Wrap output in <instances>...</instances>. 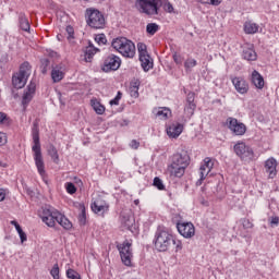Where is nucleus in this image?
Returning a JSON list of instances; mask_svg holds the SVG:
<instances>
[{
	"mask_svg": "<svg viewBox=\"0 0 279 279\" xmlns=\"http://www.w3.org/2000/svg\"><path fill=\"white\" fill-rule=\"evenodd\" d=\"M38 216L48 228H56V223H59L64 230H71L73 228V223L69 221V218L49 205L41 207Z\"/></svg>",
	"mask_w": 279,
	"mask_h": 279,
	"instance_id": "1",
	"label": "nucleus"
},
{
	"mask_svg": "<svg viewBox=\"0 0 279 279\" xmlns=\"http://www.w3.org/2000/svg\"><path fill=\"white\" fill-rule=\"evenodd\" d=\"M33 143L32 151L35 166L39 175L43 178L44 182L47 184V171L45 170V159H43V148L40 147V130L38 129V123L34 122L32 129Z\"/></svg>",
	"mask_w": 279,
	"mask_h": 279,
	"instance_id": "2",
	"label": "nucleus"
},
{
	"mask_svg": "<svg viewBox=\"0 0 279 279\" xmlns=\"http://www.w3.org/2000/svg\"><path fill=\"white\" fill-rule=\"evenodd\" d=\"M190 163L191 157L187 151L177 153L172 156L171 165L168 166V173L171 178H182Z\"/></svg>",
	"mask_w": 279,
	"mask_h": 279,
	"instance_id": "3",
	"label": "nucleus"
},
{
	"mask_svg": "<svg viewBox=\"0 0 279 279\" xmlns=\"http://www.w3.org/2000/svg\"><path fill=\"white\" fill-rule=\"evenodd\" d=\"M111 47L116 49L123 58H134L136 56V46L125 37H117L112 40Z\"/></svg>",
	"mask_w": 279,
	"mask_h": 279,
	"instance_id": "4",
	"label": "nucleus"
},
{
	"mask_svg": "<svg viewBox=\"0 0 279 279\" xmlns=\"http://www.w3.org/2000/svg\"><path fill=\"white\" fill-rule=\"evenodd\" d=\"M173 241V234L167 230L158 229L155 233V247L158 252H167L171 247Z\"/></svg>",
	"mask_w": 279,
	"mask_h": 279,
	"instance_id": "5",
	"label": "nucleus"
},
{
	"mask_svg": "<svg viewBox=\"0 0 279 279\" xmlns=\"http://www.w3.org/2000/svg\"><path fill=\"white\" fill-rule=\"evenodd\" d=\"M135 8L142 13L148 16L158 14V8H162V0H137Z\"/></svg>",
	"mask_w": 279,
	"mask_h": 279,
	"instance_id": "6",
	"label": "nucleus"
},
{
	"mask_svg": "<svg viewBox=\"0 0 279 279\" xmlns=\"http://www.w3.org/2000/svg\"><path fill=\"white\" fill-rule=\"evenodd\" d=\"M32 73V66L29 65V62H24L20 66V71L15 73L12 77V84L14 88H24L27 84V78L29 77Z\"/></svg>",
	"mask_w": 279,
	"mask_h": 279,
	"instance_id": "7",
	"label": "nucleus"
},
{
	"mask_svg": "<svg viewBox=\"0 0 279 279\" xmlns=\"http://www.w3.org/2000/svg\"><path fill=\"white\" fill-rule=\"evenodd\" d=\"M86 14L88 16L87 25L93 29H104L106 27V17L97 9H87Z\"/></svg>",
	"mask_w": 279,
	"mask_h": 279,
	"instance_id": "8",
	"label": "nucleus"
},
{
	"mask_svg": "<svg viewBox=\"0 0 279 279\" xmlns=\"http://www.w3.org/2000/svg\"><path fill=\"white\" fill-rule=\"evenodd\" d=\"M233 151L238 158L242 159L244 162H251V160H254V149L244 142H238L233 146Z\"/></svg>",
	"mask_w": 279,
	"mask_h": 279,
	"instance_id": "9",
	"label": "nucleus"
},
{
	"mask_svg": "<svg viewBox=\"0 0 279 279\" xmlns=\"http://www.w3.org/2000/svg\"><path fill=\"white\" fill-rule=\"evenodd\" d=\"M227 128L234 134L235 136H243L247 132V126L243 122H239L235 118L227 119Z\"/></svg>",
	"mask_w": 279,
	"mask_h": 279,
	"instance_id": "10",
	"label": "nucleus"
},
{
	"mask_svg": "<svg viewBox=\"0 0 279 279\" xmlns=\"http://www.w3.org/2000/svg\"><path fill=\"white\" fill-rule=\"evenodd\" d=\"M121 66V58L117 54H109L101 66L104 73H110V71H119Z\"/></svg>",
	"mask_w": 279,
	"mask_h": 279,
	"instance_id": "11",
	"label": "nucleus"
},
{
	"mask_svg": "<svg viewBox=\"0 0 279 279\" xmlns=\"http://www.w3.org/2000/svg\"><path fill=\"white\" fill-rule=\"evenodd\" d=\"M118 250H119L123 265H125L126 267H131L132 266V243L124 242L118 245Z\"/></svg>",
	"mask_w": 279,
	"mask_h": 279,
	"instance_id": "12",
	"label": "nucleus"
},
{
	"mask_svg": "<svg viewBox=\"0 0 279 279\" xmlns=\"http://www.w3.org/2000/svg\"><path fill=\"white\" fill-rule=\"evenodd\" d=\"M177 229L184 239H193L195 236V226L193 222H178Z\"/></svg>",
	"mask_w": 279,
	"mask_h": 279,
	"instance_id": "13",
	"label": "nucleus"
},
{
	"mask_svg": "<svg viewBox=\"0 0 279 279\" xmlns=\"http://www.w3.org/2000/svg\"><path fill=\"white\" fill-rule=\"evenodd\" d=\"M242 58L247 62H256L258 54L256 53V50H254L253 44H244L242 46Z\"/></svg>",
	"mask_w": 279,
	"mask_h": 279,
	"instance_id": "14",
	"label": "nucleus"
},
{
	"mask_svg": "<svg viewBox=\"0 0 279 279\" xmlns=\"http://www.w3.org/2000/svg\"><path fill=\"white\" fill-rule=\"evenodd\" d=\"M231 82L240 95H245L247 94V90H250V85L247 84V81L241 76H234L231 77Z\"/></svg>",
	"mask_w": 279,
	"mask_h": 279,
	"instance_id": "15",
	"label": "nucleus"
},
{
	"mask_svg": "<svg viewBox=\"0 0 279 279\" xmlns=\"http://www.w3.org/2000/svg\"><path fill=\"white\" fill-rule=\"evenodd\" d=\"M265 172L268 173V178L274 180L278 175V161L276 158L270 157L265 161L264 166Z\"/></svg>",
	"mask_w": 279,
	"mask_h": 279,
	"instance_id": "16",
	"label": "nucleus"
},
{
	"mask_svg": "<svg viewBox=\"0 0 279 279\" xmlns=\"http://www.w3.org/2000/svg\"><path fill=\"white\" fill-rule=\"evenodd\" d=\"M109 208L110 205H108L101 197L96 198L95 202L92 203V210L96 215H104V213H108Z\"/></svg>",
	"mask_w": 279,
	"mask_h": 279,
	"instance_id": "17",
	"label": "nucleus"
},
{
	"mask_svg": "<svg viewBox=\"0 0 279 279\" xmlns=\"http://www.w3.org/2000/svg\"><path fill=\"white\" fill-rule=\"evenodd\" d=\"M184 132V125L181 123H172L167 128V134L170 138H178Z\"/></svg>",
	"mask_w": 279,
	"mask_h": 279,
	"instance_id": "18",
	"label": "nucleus"
},
{
	"mask_svg": "<svg viewBox=\"0 0 279 279\" xmlns=\"http://www.w3.org/2000/svg\"><path fill=\"white\" fill-rule=\"evenodd\" d=\"M251 82L254 84L255 87H257L259 90H263L265 88V78L260 73L256 70L252 72Z\"/></svg>",
	"mask_w": 279,
	"mask_h": 279,
	"instance_id": "19",
	"label": "nucleus"
},
{
	"mask_svg": "<svg viewBox=\"0 0 279 279\" xmlns=\"http://www.w3.org/2000/svg\"><path fill=\"white\" fill-rule=\"evenodd\" d=\"M195 108H197V105L195 104V93L190 92L186 96V106L184 110L185 112H189L191 116H193Z\"/></svg>",
	"mask_w": 279,
	"mask_h": 279,
	"instance_id": "20",
	"label": "nucleus"
},
{
	"mask_svg": "<svg viewBox=\"0 0 279 279\" xmlns=\"http://www.w3.org/2000/svg\"><path fill=\"white\" fill-rule=\"evenodd\" d=\"M140 62L145 73H147V71H149L150 69H154V62H151V57L149 54L140 56Z\"/></svg>",
	"mask_w": 279,
	"mask_h": 279,
	"instance_id": "21",
	"label": "nucleus"
},
{
	"mask_svg": "<svg viewBox=\"0 0 279 279\" xmlns=\"http://www.w3.org/2000/svg\"><path fill=\"white\" fill-rule=\"evenodd\" d=\"M120 221L123 228H125L126 230H132V227L135 223L134 216L128 214H122Z\"/></svg>",
	"mask_w": 279,
	"mask_h": 279,
	"instance_id": "22",
	"label": "nucleus"
},
{
	"mask_svg": "<svg viewBox=\"0 0 279 279\" xmlns=\"http://www.w3.org/2000/svg\"><path fill=\"white\" fill-rule=\"evenodd\" d=\"M17 17H19L20 28L23 32H29L32 26L29 25V20H27V15H25V13L23 12H20L17 13Z\"/></svg>",
	"mask_w": 279,
	"mask_h": 279,
	"instance_id": "23",
	"label": "nucleus"
},
{
	"mask_svg": "<svg viewBox=\"0 0 279 279\" xmlns=\"http://www.w3.org/2000/svg\"><path fill=\"white\" fill-rule=\"evenodd\" d=\"M51 78L54 84H58V82H62L64 80V72L62 71L61 66H54L51 71Z\"/></svg>",
	"mask_w": 279,
	"mask_h": 279,
	"instance_id": "24",
	"label": "nucleus"
},
{
	"mask_svg": "<svg viewBox=\"0 0 279 279\" xmlns=\"http://www.w3.org/2000/svg\"><path fill=\"white\" fill-rule=\"evenodd\" d=\"M154 112L159 119H169V117H171V109L167 107H159L155 109Z\"/></svg>",
	"mask_w": 279,
	"mask_h": 279,
	"instance_id": "25",
	"label": "nucleus"
},
{
	"mask_svg": "<svg viewBox=\"0 0 279 279\" xmlns=\"http://www.w3.org/2000/svg\"><path fill=\"white\" fill-rule=\"evenodd\" d=\"M258 24L254 22H245L244 23V32L245 34H256L258 32Z\"/></svg>",
	"mask_w": 279,
	"mask_h": 279,
	"instance_id": "26",
	"label": "nucleus"
},
{
	"mask_svg": "<svg viewBox=\"0 0 279 279\" xmlns=\"http://www.w3.org/2000/svg\"><path fill=\"white\" fill-rule=\"evenodd\" d=\"M48 155L51 157L52 162L58 165L60 162V156L58 155V149L53 145H49Z\"/></svg>",
	"mask_w": 279,
	"mask_h": 279,
	"instance_id": "27",
	"label": "nucleus"
},
{
	"mask_svg": "<svg viewBox=\"0 0 279 279\" xmlns=\"http://www.w3.org/2000/svg\"><path fill=\"white\" fill-rule=\"evenodd\" d=\"M97 51H99V49L88 46L85 50V62H90L93 60V56H95Z\"/></svg>",
	"mask_w": 279,
	"mask_h": 279,
	"instance_id": "28",
	"label": "nucleus"
},
{
	"mask_svg": "<svg viewBox=\"0 0 279 279\" xmlns=\"http://www.w3.org/2000/svg\"><path fill=\"white\" fill-rule=\"evenodd\" d=\"M92 108L95 110L96 114H104L106 112V107L97 100H92Z\"/></svg>",
	"mask_w": 279,
	"mask_h": 279,
	"instance_id": "29",
	"label": "nucleus"
},
{
	"mask_svg": "<svg viewBox=\"0 0 279 279\" xmlns=\"http://www.w3.org/2000/svg\"><path fill=\"white\" fill-rule=\"evenodd\" d=\"M158 29H160V26L156 23H148L146 25V32L147 34H149V36H154Z\"/></svg>",
	"mask_w": 279,
	"mask_h": 279,
	"instance_id": "30",
	"label": "nucleus"
},
{
	"mask_svg": "<svg viewBox=\"0 0 279 279\" xmlns=\"http://www.w3.org/2000/svg\"><path fill=\"white\" fill-rule=\"evenodd\" d=\"M32 99H34V94H32L31 92H24V95L22 98V104H23L24 108H27V106L29 105V101H32Z\"/></svg>",
	"mask_w": 279,
	"mask_h": 279,
	"instance_id": "31",
	"label": "nucleus"
},
{
	"mask_svg": "<svg viewBox=\"0 0 279 279\" xmlns=\"http://www.w3.org/2000/svg\"><path fill=\"white\" fill-rule=\"evenodd\" d=\"M208 173H210V170L204 168V166H201L199 180H198L197 184H202V181L206 180V175H208Z\"/></svg>",
	"mask_w": 279,
	"mask_h": 279,
	"instance_id": "32",
	"label": "nucleus"
},
{
	"mask_svg": "<svg viewBox=\"0 0 279 279\" xmlns=\"http://www.w3.org/2000/svg\"><path fill=\"white\" fill-rule=\"evenodd\" d=\"M65 191L69 193V195H75V193H77V187L72 182H66Z\"/></svg>",
	"mask_w": 279,
	"mask_h": 279,
	"instance_id": "33",
	"label": "nucleus"
},
{
	"mask_svg": "<svg viewBox=\"0 0 279 279\" xmlns=\"http://www.w3.org/2000/svg\"><path fill=\"white\" fill-rule=\"evenodd\" d=\"M171 245H174V252H182V241L179 240V239H175L173 235H172V241H171Z\"/></svg>",
	"mask_w": 279,
	"mask_h": 279,
	"instance_id": "34",
	"label": "nucleus"
},
{
	"mask_svg": "<svg viewBox=\"0 0 279 279\" xmlns=\"http://www.w3.org/2000/svg\"><path fill=\"white\" fill-rule=\"evenodd\" d=\"M194 66H197V60L186 59V61L184 62L185 71H191V69H194Z\"/></svg>",
	"mask_w": 279,
	"mask_h": 279,
	"instance_id": "35",
	"label": "nucleus"
},
{
	"mask_svg": "<svg viewBox=\"0 0 279 279\" xmlns=\"http://www.w3.org/2000/svg\"><path fill=\"white\" fill-rule=\"evenodd\" d=\"M137 51L140 53V58L141 56H149V53H147V45L143 43L137 44Z\"/></svg>",
	"mask_w": 279,
	"mask_h": 279,
	"instance_id": "36",
	"label": "nucleus"
},
{
	"mask_svg": "<svg viewBox=\"0 0 279 279\" xmlns=\"http://www.w3.org/2000/svg\"><path fill=\"white\" fill-rule=\"evenodd\" d=\"M50 275L53 279H60V266H58V264L53 265V267L50 270Z\"/></svg>",
	"mask_w": 279,
	"mask_h": 279,
	"instance_id": "37",
	"label": "nucleus"
},
{
	"mask_svg": "<svg viewBox=\"0 0 279 279\" xmlns=\"http://www.w3.org/2000/svg\"><path fill=\"white\" fill-rule=\"evenodd\" d=\"M40 63H41V65H40L41 73L44 75H46V73H47V71L49 69L50 61H49V59H41Z\"/></svg>",
	"mask_w": 279,
	"mask_h": 279,
	"instance_id": "38",
	"label": "nucleus"
},
{
	"mask_svg": "<svg viewBox=\"0 0 279 279\" xmlns=\"http://www.w3.org/2000/svg\"><path fill=\"white\" fill-rule=\"evenodd\" d=\"M66 278L69 279H82V277H80V274L73 269H68L66 270Z\"/></svg>",
	"mask_w": 279,
	"mask_h": 279,
	"instance_id": "39",
	"label": "nucleus"
},
{
	"mask_svg": "<svg viewBox=\"0 0 279 279\" xmlns=\"http://www.w3.org/2000/svg\"><path fill=\"white\" fill-rule=\"evenodd\" d=\"M198 3L207 4V5H220L223 0H196Z\"/></svg>",
	"mask_w": 279,
	"mask_h": 279,
	"instance_id": "40",
	"label": "nucleus"
},
{
	"mask_svg": "<svg viewBox=\"0 0 279 279\" xmlns=\"http://www.w3.org/2000/svg\"><path fill=\"white\" fill-rule=\"evenodd\" d=\"M154 186L158 189L159 191H165V184L162 183V180L158 177L154 179Z\"/></svg>",
	"mask_w": 279,
	"mask_h": 279,
	"instance_id": "41",
	"label": "nucleus"
},
{
	"mask_svg": "<svg viewBox=\"0 0 279 279\" xmlns=\"http://www.w3.org/2000/svg\"><path fill=\"white\" fill-rule=\"evenodd\" d=\"M96 43H98V45H106L108 43V39L106 38L105 34H98L95 37Z\"/></svg>",
	"mask_w": 279,
	"mask_h": 279,
	"instance_id": "42",
	"label": "nucleus"
},
{
	"mask_svg": "<svg viewBox=\"0 0 279 279\" xmlns=\"http://www.w3.org/2000/svg\"><path fill=\"white\" fill-rule=\"evenodd\" d=\"M0 123H2L3 125H10V123H11L8 114H5L4 112H1V111H0Z\"/></svg>",
	"mask_w": 279,
	"mask_h": 279,
	"instance_id": "43",
	"label": "nucleus"
},
{
	"mask_svg": "<svg viewBox=\"0 0 279 279\" xmlns=\"http://www.w3.org/2000/svg\"><path fill=\"white\" fill-rule=\"evenodd\" d=\"M201 167H204L206 168L207 170L211 171L213 170V167H214V163H213V160L210 158H205L204 159V163L201 166Z\"/></svg>",
	"mask_w": 279,
	"mask_h": 279,
	"instance_id": "44",
	"label": "nucleus"
},
{
	"mask_svg": "<svg viewBox=\"0 0 279 279\" xmlns=\"http://www.w3.org/2000/svg\"><path fill=\"white\" fill-rule=\"evenodd\" d=\"M163 9L166 12H168L169 14H175V9L173 8V4H171V2H166L163 4Z\"/></svg>",
	"mask_w": 279,
	"mask_h": 279,
	"instance_id": "45",
	"label": "nucleus"
},
{
	"mask_svg": "<svg viewBox=\"0 0 279 279\" xmlns=\"http://www.w3.org/2000/svg\"><path fill=\"white\" fill-rule=\"evenodd\" d=\"M173 61L175 62V64H180L182 65V62H184V57H182V54L174 52L173 56Z\"/></svg>",
	"mask_w": 279,
	"mask_h": 279,
	"instance_id": "46",
	"label": "nucleus"
},
{
	"mask_svg": "<svg viewBox=\"0 0 279 279\" xmlns=\"http://www.w3.org/2000/svg\"><path fill=\"white\" fill-rule=\"evenodd\" d=\"M270 223V228H278L279 226V217L278 216H272L268 219Z\"/></svg>",
	"mask_w": 279,
	"mask_h": 279,
	"instance_id": "47",
	"label": "nucleus"
},
{
	"mask_svg": "<svg viewBox=\"0 0 279 279\" xmlns=\"http://www.w3.org/2000/svg\"><path fill=\"white\" fill-rule=\"evenodd\" d=\"M26 92L35 95V93H36V81H31L29 85L27 86Z\"/></svg>",
	"mask_w": 279,
	"mask_h": 279,
	"instance_id": "48",
	"label": "nucleus"
},
{
	"mask_svg": "<svg viewBox=\"0 0 279 279\" xmlns=\"http://www.w3.org/2000/svg\"><path fill=\"white\" fill-rule=\"evenodd\" d=\"M80 208H81V221H86V207H84V204H80Z\"/></svg>",
	"mask_w": 279,
	"mask_h": 279,
	"instance_id": "49",
	"label": "nucleus"
},
{
	"mask_svg": "<svg viewBox=\"0 0 279 279\" xmlns=\"http://www.w3.org/2000/svg\"><path fill=\"white\" fill-rule=\"evenodd\" d=\"M5 143H8V135H5L3 132H0V147L5 145Z\"/></svg>",
	"mask_w": 279,
	"mask_h": 279,
	"instance_id": "50",
	"label": "nucleus"
},
{
	"mask_svg": "<svg viewBox=\"0 0 279 279\" xmlns=\"http://www.w3.org/2000/svg\"><path fill=\"white\" fill-rule=\"evenodd\" d=\"M130 95H131V97H134V99H137V97H138V88L130 86Z\"/></svg>",
	"mask_w": 279,
	"mask_h": 279,
	"instance_id": "51",
	"label": "nucleus"
},
{
	"mask_svg": "<svg viewBox=\"0 0 279 279\" xmlns=\"http://www.w3.org/2000/svg\"><path fill=\"white\" fill-rule=\"evenodd\" d=\"M130 147H131V149H138V147H141V142H138L136 140H132L130 143Z\"/></svg>",
	"mask_w": 279,
	"mask_h": 279,
	"instance_id": "52",
	"label": "nucleus"
},
{
	"mask_svg": "<svg viewBox=\"0 0 279 279\" xmlns=\"http://www.w3.org/2000/svg\"><path fill=\"white\" fill-rule=\"evenodd\" d=\"M141 87V81L140 80H134L131 82V88H140Z\"/></svg>",
	"mask_w": 279,
	"mask_h": 279,
	"instance_id": "53",
	"label": "nucleus"
},
{
	"mask_svg": "<svg viewBox=\"0 0 279 279\" xmlns=\"http://www.w3.org/2000/svg\"><path fill=\"white\" fill-rule=\"evenodd\" d=\"M19 236L21 239V243H25V241H27V234L23 231L19 233Z\"/></svg>",
	"mask_w": 279,
	"mask_h": 279,
	"instance_id": "54",
	"label": "nucleus"
},
{
	"mask_svg": "<svg viewBox=\"0 0 279 279\" xmlns=\"http://www.w3.org/2000/svg\"><path fill=\"white\" fill-rule=\"evenodd\" d=\"M119 101H121V99L114 97L110 100V106H119Z\"/></svg>",
	"mask_w": 279,
	"mask_h": 279,
	"instance_id": "55",
	"label": "nucleus"
},
{
	"mask_svg": "<svg viewBox=\"0 0 279 279\" xmlns=\"http://www.w3.org/2000/svg\"><path fill=\"white\" fill-rule=\"evenodd\" d=\"M3 199H5V190L0 189V202H3Z\"/></svg>",
	"mask_w": 279,
	"mask_h": 279,
	"instance_id": "56",
	"label": "nucleus"
},
{
	"mask_svg": "<svg viewBox=\"0 0 279 279\" xmlns=\"http://www.w3.org/2000/svg\"><path fill=\"white\" fill-rule=\"evenodd\" d=\"M66 32L69 34V38H72L73 37V27L72 26H68L66 27Z\"/></svg>",
	"mask_w": 279,
	"mask_h": 279,
	"instance_id": "57",
	"label": "nucleus"
},
{
	"mask_svg": "<svg viewBox=\"0 0 279 279\" xmlns=\"http://www.w3.org/2000/svg\"><path fill=\"white\" fill-rule=\"evenodd\" d=\"M244 226H245V228H253L254 227V225H252V222H250V220H245Z\"/></svg>",
	"mask_w": 279,
	"mask_h": 279,
	"instance_id": "58",
	"label": "nucleus"
},
{
	"mask_svg": "<svg viewBox=\"0 0 279 279\" xmlns=\"http://www.w3.org/2000/svg\"><path fill=\"white\" fill-rule=\"evenodd\" d=\"M11 226H14V228H17L20 225L17 223L16 220H12V221H11Z\"/></svg>",
	"mask_w": 279,
	"mask_h": 279,
	"instance_id": "59",
	"label": "nucleus"
},
{
	"mask_svg": "<svg viewBox=\"0 0 279 279\" xmlns=\"http://www.w3.org/2000/svg\"><path fill=\"white\" fill-rule=\"evenodd\" d=\"M1 62H8V54H3Z\"/></svg>",
	"mask_w": 279,
	"mask_h": 279,
	"instance_id": "60",
	"label": "nucleus"
},
{
	"mask_svg": "<svg viewBox=\"0 0 279 279\" xmlns=\"http://www.w3.org/2000/svg\"><path fill=\"white\" fill-rule=\"evenodd\" d=\"M15 230H16L17 234H20V232L23 231V229L21 228V225H19L17 228H15Z\"/></svg>",
	"mask_w": 279,
	"mask_h": 279,
	"instance_id": "61",
	"label": "nucleus"
},
{
	"mask_svg": "<svg viewBox=\"0 0 279 279\" xmlns=\"http://www.w3.org/2000/svg\"><path fill=\"white\" fill-rule=\"evenodd\" d=\"M117 98H119V99H121V97H123V93H121V92H118V94H117V96H116Z\"/></svg>",
	"mask_w": 279,
	"mask_h": 279,
	"instance_id": "62",
	"label": "nucleus"
},
{
	"mask_svg": "<svg viewBox=\"0 0 279 279\" xmlns=\"http://www.w3.org/2000/svg\"><path fill=\"white\" fill-rule=\"evenodd\" d=\"M134 204H135L136 206H138V204H140L138 199L134 201Z\"/></svg>",
	"mask_w": 279,
	"mask_h": 279,
	"instance_id": "63",
	"label": "nucleus"
}]
</instances>
